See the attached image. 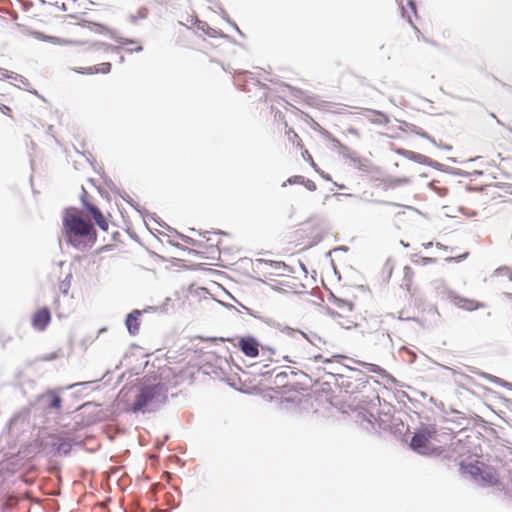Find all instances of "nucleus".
<instances>
[{"mask_svg":"<svg viewBox=\"0 0 512 512\" xmlns=\"http://www.w3.org/2000/svg\"><path fill=\"white\" fill-rule=\"evenodd\" d=\"M63 232L66 242L74 248L84 251L94 246L96 231L89 220L75 208L67 209L63 216Z\"/></svg>","mask_w":512,"mask_h":512,"instance_id":"1","label":"nucleus"},{"mask_svg":"<svg viewBox=\"0 0 512 512\" xmlns=\"http://www.w3.org/2000/svg\"><path fill=\"white\" fill-rule=\"evenodd\" d=\"M87 209L90 212V214L92 215V217L95 220L96 224L102 230H104V231L108 230L109 223L106 220V218L104 217V215L101 213V211L97 207H95L93 205H88Z\"/></svg>","mask_w":512,"mask_h":512,"instance_id":"12","label":"nucleus"},{"mask_svg":"<svg viewBox=\"0 0 512 512\" xmlns=\"http://www.w3.org/2000/svg\"><path fill=\"white\" fill-rule=\"evenodd\" d=\"M110 70H111V63L103 62V63H100L99 65L82 68L78 72H80L82 74H97V73L107 74L110 72Z\"/></svg>","mask_w":512,"mask_h":512,"instance_id":"13","label":"nucleus"},{"mask_svg":"<svg viewBox=\"0 0 512 512\" xmlns=\"http://www.w3.org/2000/svg\"><path fill=\"white\" fill-rule=\"evenodd\" d=\"M434 261H435V259H433V258L423 257V258H421V260H420V264H422V265H427V264L432 263V262H434Z\"/></svg>","mask_w":512,"mask_h":512,"instance_id":"27","label":"nucleus"},{"mask_svg":"<svg viewBox=\"0 0 512 512\" xmlns=\"http://www.w3.org/2000/svg\"><path fill=\"white\" fill-rule=\"evenodd\" d=\"M142 312L140 310H133L126 317L125 324L128 332L131 335H137L140 330V317Z\"/></svg>","mask_w":512,"mask_h":512,"instance_id":"10","label":"nucleus"},{"mask_svg":"<svg viewBox=\"0 0 512 512\" xmlns=\"http://www.w3.org/2000/svg\"><path fill=\"white\" fill-rule=\"evenodd\" d=\"M62 287H63V291L66 293L69 288V284L63 283Z\"/></svg>","mask_w":512,"mask_h":512,"instance_id":"28","label":"nucleus"},{"mask_svg":"<svg viewBox=\"0 0 512 512\" xmlns=\"http://www.w3.org/2000/svg\"><path fill=\"white\" fill-rule=\"evenodd\" d=\"M401 181H402V182H404V183H406V182H408V181H409V179H408V178H403Z\"/></svg>","mask_w":512,"mask_h":512,"instance_id":"29","label":"nucleus"},{"mask_svg":"<svg viewBox=\"0 0 512 512\" xmlns=\"http://www.w3.org/2000/svg\"><path fill=\"white\" fill-rule=\"evenodd\" d=\"M16 74L12 71L0 68V78L1 79H16Z\"/></svg>","mask_w":512,"mask_h":512,"instance_id":"20","label":"nucleus"},{"mask_svg":"<svg viewBox=\"0 0 512 512\" xmlns=\"http://www.w3.org/2000/svg\"><path fill=\"white\" fill-rule=\"evenodd\" d=\"M140 50H142V47H141V46H139V47H137V48H136V51H140Z\"/></svg>","mask_w":512,"mask_h":512,"instance_id":"30","label":"nucleus"},{"mask_svg":"<svg viewBox=\"0 0 512 512\" xmlns=\"http://www.w3.org/2000/svg\"><path fill=\"white\" fill-rule=\"evenodd\" d=\"M0 110L3 114L7 115V116H10L11 117V108H9L8 106L6 105H2L0 106Z\"/></svg>","mask_w":512,"mask_h":512,"instance_id":"26","label":"nucleus"},{"mask_svg":"<svg viewBox=\"0 0 512 512\" xmlns=\"http://www.w3.org/2000/svg\"><path fill=\"white\" fill-rule=\"evenodd\" d=\"M51 408L59 409L61 407V398L57 395L53 396V399L50 403Z\"/></svg>","mask_w":512,"mask_h":512,"instance_id":"23","label":"nucleus"},{"mask_svg":"<svg viewBox=\"0 0 512 512\" xmlns=\"http://www.w3.org/2000/svg\"><path fill=\"white\" fill-rule=\"evenodd\" d=\"M149 10L146 7L139 8L135 13L130 15V19L133 23L143 20L148 16Z\"/></svg>","mask_w":512,"mask_h":512,"instance_id":"16","label":"nucleus"},{"mask_svg":"<svg viewBox=\"0 0 512 512\" xmlns=\"http://www.w3.org/2000/svg\"><path fill=\"white\" fill-rule=\"evenodd\" d=\"M115 248V246L113 245H105V246H102L100 247L99 249H97L95 251L96 254H101L103 253L104 251H108V250H113Z\"/></svg>","mask_w":512,"mask_h":512,"instance_id":"25","label":"nucleus"},{"mask_svg":"<svg viewBox=\"0 0 512 512\" xmlns=\"http://www.w3.org/2000/svg\"><path fill=\"white\" fill-rule=\"evenodd\" d=\"M302 185H304L309 191H315L317 189L316 183L310 179L304 178V182H302Z\"/></svg>","mask_w":512,"mask_h":512,"instance_id":"21","label":"nucleus"},{"mask_svg":"<svg viewBox=\"0 0 512 512\" xmlns=\"http://www.w3.org/2000/svg\"><path fill=\"white\" fill-rule=\"evenodd\" d=\"M436 430L421 429L417 431L410 441V447L420 454H427L430 450V440L435 436Z\"/></svg>","mask_w":512,"mask_h":512,"instance_id":"4","label":"nucleus"},{"mask_svg":"<svg viewBox=\"0 0 512 512\" xmlns=\"http://www.w3.org/2000/svg\"><path fill=\"white\" fill-rule=\"evenodd\" d=\"M301 151V154H302V157L305 161L309 162L310 165L313 167V168H316L317 167V164L315 163V161L313 160V157L312 155L310 154V152L307 150V149H302L300 150Z\"/></svg>","mask_w":512,"mask_h":512,"instance_id":"19","label":"nucleus"},{"mask_svg":"<svg viewBox=\"0 0 512 512\" xmlns=\"http://www.w3.org/2000/svg\"><path fill=\"white\" fill-rule=\"evenodd\" d=\"M287 182L289 184H302V182H304V177L300 176V175H296V176L290 177L287 180Z\"/></svg>","mask_w":512,"mask_h":512,"instance_id":"22","label":"nucleus"},{"mask_svg":"<svg viewBox=\"0 0 512 512\" xmlns=\"http://www.w3.org/2000/svg\"><path fill=\"white\" fill-rule=\"evenodd\" d=\"M329 316L341 327L351 329L357 326V313L351 301L332 296L328 308Z\"/></svg>","mask_w":512,"mask_h":512,"instance_id":"3","label":"nucleus"},{"mask_svg":"<svg viewBox=\"0 0 512 512\" xmlns=\"http://www.w3.org/2000/svg\"><path fill=\"white\" fill-rule=\"evenodd\" d=\"M157 392H158L157 385L142 388L132 405V411L138 412V411L143 410L149 403L152 402V400L155 398Z\"/></svg>","mask_w":512,"mask_h":512,"instance_id":"5","label":"nucleus"},{"mask_svg":"<svg viewBox=\"0 0 512 512\" xmlns=\"http://www.w3.org/2000/svg\"><path fill=\"white\" fill-rule=\"evenodd\" d=\"M55 450L57 453L68 454L71 450V443L69 441H61L57 444H54Z\"/></svg>","mask_w":512,"mask_h":512,"instance_id":"18","label":"nucleus"},{"mask_svg":"<svg viewBox=\"0 0 512 512\" xmlns=\"http://www.w3.org/2000/svg\"><path fill=\"white\" fill-rule=\"evenodd\" d=\"M59 36H48L35 32L37 39L48 41L57 45H80L84 43L87 28L79 23L63 22L59 27Z\"/></svg>","mask_w":512,"mask_h":512,"instance_id":"2","label":"nucleus"},{"mask_svg":"<svg viewBox=\"0 0 512 512\" xmlns=\"http://www.w3.org/2000/svg\"><path fill=\"white\" fill-rule=\"evenodd\" d=\"M467 255H468V253H465V254L459 255V256H457V257H447L445 260H446L447 262H452V261H457V262H459V261L463 260L464 258H466V256H467Z\"/></svg>","mask_w":512,"mask_h":512,"instance_id":"24","label":"nucleus"},{"mask_svg":"<svg viewBox=\"0 0 512 512\" xmlns=\"http://www.w3.org/2000/svg\"><path fill=\"white\" fill-rule=\"evenodd\" d=\"M450 301L455 307L466 311H475L477 309L484 307L483 303L475 299H470L459 295L451 296Z\"/></svg>","mask_w":512,"mask_h":512,"instance_id":"8","label":"nucleus"},{"mask_svg":"<svg viewBox=\"0 0 512 512\" xmlns=\"http://www.w3.org/2000/svg\"><path fill=\"white\" fill-rule=\"evenodd\" d=\"M495 274L497 277H500L502 279H506V280L512 282V269L510 267H507V266L500 267L495 271Z\"/></svg>","mask_w":512,"mask_h":512,"instance_id":"17","label":"nucleus"},{"mask_svg":"<svg viewBox=\"0 0 512 512\" xmlns=\"http://www.w3.org/2000/svg\"><path fill=\"white\" fill-rule=\"evenodd\" d=\"M51 311L48 307L37 309L31 316V325L35 330L45 331L51 322Z\"/></svg>","mask_w":512,"mask_h":512,"instance_id":"6","label":"nucleus"},{"mask_svg":"<svg viewBox=\"0 0 512 512\" xmlns=\"http://www.w3.org/2000/svg\"><path fill=\"white\" fill-rule=\"evenodd\" d=\"M235 347H238L245 356L254 358L259 354V343L252 336L241 337L238 340L237 344H234Z\"/></svg>","mask_w":512,"mask_h":512,"instance_id":"7","label":"nucleus"},{"mask_svg":"<svg viewBox=\"0 0 512 512\" xmlns=\"http://www.w3.org/2000/svg\"><path fill=\"white\" fill-rule=\"evenodd\" d=\"M401 11H402V16L405 17L411 25H413L412 16L416 15L415 4L411 0H408L406 6H404V5L401 6Z\"/></svg>","mask_w":512,"mask_h":512,"instance_id":"15","label":"nucleus"},{"mask_svg":"<svg viewBox=\"0 0 512 512\" xmlns=\"http://www.w3.org/2000/svg\"><path fill=\"white\" fill-rule=\"evenodd\" d=\"M285 137L288 142L297 150H302L304 147L303 141L300 136L292 129L287 128L285 131Z\"/></svg>","mask_w":512,"mask_h":512,"instance_id":"14","label":"nucleus"},{"mask_svg":"<svg viewBox=\"0 0 512 512\" xmlns=\"http://www.w3.org/2000/svg\"><path fill=\"white\" fill-rule=\"evenodd\" d=\"M484 466V463L476 461L475 463H461L460 469L462 473L470 475L476 481L479 479V475L481 474V470Z\"/></svg>","mask_w":512,"mask_h":512,"instance_id":"11","label":"nucleus"},{"mask_svg":"<svg viewBox=\"0 0 512 512\" xmlns=\"http://www.w3.org/2000/svg\"><path fill=\"white\" fill-rule=\"evenodd\" d=\"M477 481H479L482 485L494 486L499 483V475L494 468L484 464Z\"/></svg>","mask_w":512,"mask_h":512,"instance_id":"9","label":"nucleus"}]
</instances>
